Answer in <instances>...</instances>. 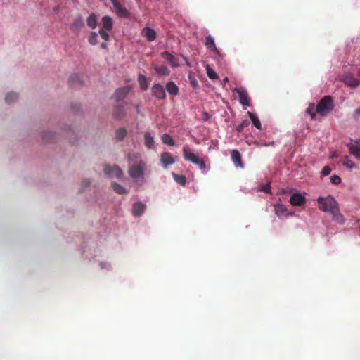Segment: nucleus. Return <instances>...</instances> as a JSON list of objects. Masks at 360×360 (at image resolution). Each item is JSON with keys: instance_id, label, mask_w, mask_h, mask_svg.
Segmentation results:
<instances>
[{"instance_id": "nucleus-36", "label": "nucleus", "mask_w": 360, "mask_h": 360, "mask_svg": "<svg viewBox=\"0 0 360 360\" xmlns=\"http://www.w3.org/2000/svg\"><path fill=\"white\" fill-rule=\"evenodd\" d=\"M314 104L311 103L309 104V107L306 110V113L309 114L311 116V119L313 120H315L316 119V115L314 112Z\"/></svg>"}, {"instance_id": "nucleus-1", "label": "nucleus", "mask_w": 360, "mask_h": 360, "mask_svg": "<svg viewBox=\"0 0 360 360\" xmlns=\"http://www.w3.org/2000/svg\"><path fill=\"white\" fill-rule=\"evenodd\" d=\"M128 160L134 162L129 168V174L132 179L143 178L146 169V163L141 159L140 155L135 153L128 155Z\"/></svg>"}, {"instance_id": "nucleus-2", "label": "nucleus", "mask_w": 360, "mask_h": 360, "mask_svg": "<svg viewBox=\"0 0 360 360\" xmlns=\"http://www.w3.org/2000/svg\"><path fill=\"white\" fill-rule=\"evenodd\" d=\"M317 202L319 204V209L329 214L334 213L337 212L338 206V202L332 195H328L326 197H319L317 199Z\"/></svg>"}, {"instance_id": "nucleus-7", "label": "nucleus", "mask_w": 360, "mask_h": 360, "mask_svg": "<svg viewBox=\"0 0 360 360\" xmlns=\"http://www.w3.org/2000/svg\"><path fill=\"white\" fill-rule=\"evenodd\" d=\"M153 96L160 100H164L166 98V93L164 87L160 84H154L150 89Z\"/></svg>"}, {"instance_id": "nucleus-26", "label": "nucleus", "mask_w": 360, "mask_h": 360, "mask_svg": "<svg viewBox=\"0 0 360 360\" xmlns=\"http://www.w3.org/2000/svg\"><path fill=\"white\" fill-rule=\"evenodd\" d=\"M144 144L147 148L150 149L154 144V139L150 136L149 132L144 133Z\"/></svg>"}, {"instance_id": "nucleus-50", "label": "nucleus", "mask_w": 360, "mask_h": 360, "mask_svg": "<svg viewBox=\"0 0 360 360\" xmlns=\"http://www.w3.org/2000/svg\"><path fill=\"white\" fill-rule=\"evenodd\" d=\"M273 143H274L271 142V143H266V144H264V146H267L273 145Z\"/></svg>"}, {"instance_id": "nucleus-45", "label": "nucleus", "mask_w": 360, "mask_h": 360, "mask_svg": "<svg viewBox=\"0 0 360 360\" xmlns=\"http://www.w3.org/2000/svg\"><path fill=\"white\" fill-rule=\"evenodd\" d=\"M91 182L88 179H85L82 183V188H86L90 185Z\"/></svg>"}, {"instance_id": "nucleus-13", "label": "nucleus", "mask_w": 360, "mask_h": 360, "mask_svg": "<svg viewBox=\"0 0 360 360\" xmlns=\"http://www.w3.org/2000/svg\"><path fill=\"white\" fill-rule=\"evenodd\" d=\"M160 161L164 165L165 168H167L168 165H172L174 162V160L168 152H163L160 155Z\"/></svg>"}, {"instance_id": "nucleus-11", "label": "nucleus", "mask_w": 360, "mask_h": 360, "mask_svg": "<svg viewBox=\"0 0 360 360\" xmlns=\"http://www.w3.org/2000/svg\"><path fill=\"white\" fill-rule=\"evenodd\" d=\"M141 35L146 38L148 41H153L157 37V33L153 28L150 27H145L141 30Z\"/></svg>"}, {"instance_id": "nucleus-21", "label": "nucleus", "mask_w": 360, "mask_h": 360, "mask_svg": "<svg viewBox=\"0 0 360 360\" xmlns=\"http://www.w3.org/2000/svg\"><path fill=\"white\" fill-rule=\"evenodd\" d=\"M113 115L117 120H122L126 115L124 106L122 105H118L114 110Z\"/></svg>"}, {"instance_id": "nucleus-42", "label": "nucleus", "mask_w": 360, "mask_h": 360, "mask_svg": "<svg viewBox=\"0 0 360 360\" xmlns=\"http://www.w3.org/2000/svg\"><path fill=\"white\" fill-rule=\"evenodd\" d=\"M331 172V168L326 165L325 167H323V169H322V174L324 175V176H327L328 174H330V173Z\"/></svg>"}, {"instance_id": "nucleus-40", "label": "nucleus", "mask_w": 360, "mask_h": 360, "mask_svg": "<svg viewBox=\"0 0 360 360\" xmlns=\"http://www.w3.org/2000/svg\"><path fill=\"white\" fill-rule=\"evenodd\" d=\"M108 30L100 29L98 30V34H100L101 37L104 39L105 41H108L110 39V35L107 32Z\"/></svg>"}, {"instance_id": "nucleus-25", "label": "nucleus", "mask_w": 360, "mask_h": 360, "mask_svg": "<svg viewBox=\"0 0 360 360\" xmlns=\"http://www.w3.org/2000/svg\"><path fill=\"white\" fill-rule=\"evenodd\" d=\"M138 82L142 91H146L148 88V79L145 75L139 74L138 76Z\"/></svg>"}, {"instance_id": "nucleus-37", "label": "nucleus", "mask_w": 360, "mask_h": 360, "mask_svg": "<svg viewBox=\"0 0 360 360\" xmlns=\"http://www.w3.org/2000/svg\"><path fill=\"white\" fill-rule=\"evenodd\" d=\"M342 165L349 169H352L355 167L354 162L352 161L348 156L344 157Z\"/></svg>"}, {"instance_id": "nucleus-38", "label": "nucleus", "mask_w": 360, "mask_h": 360, "mask_svg": "<svg viewBox=\"0 0 360 360\" xmlns=\"http://www.w3.org/2000/svg\"><path fill=\"white\" fill-rule=\"evenodd\" d=\"M97 37H98L97 32H91V34H90L89 37V39H88L89 43L91 45H96L98 43Z\"/></svg>"}, {"instance_id": "nucleus-34", "label": "nucleus", "mask_w": 360, "mask_h": 360, "mask_svg": "<svg viewBox=\"0 0 360 360\" xmlns=\"http://www.w3.org/2000/svg\"><path fill=\"white\" fill-rule=\"evenodd\" d=\"M112 187L114 191L118 194H124L127 193L126 189L122 186H121L120 184H119L117 183H113L112 184Z\"/></svg>"}, {"instance_id": "nucleus-46", "label": "nucleus", "mask_w": 360, "mask_h": 360, "mask_svg": "<svg viewBox=\"0 0 360 360\" xmlns=\"http://www.w3.org/2000/svg\"><path fill=\"white\" fill-rule=\"evenodd\" d=\"M354 117L355 118H357L359 117H360V107L359 108H357L354 112Z\"/></svg>"}, {"instance_id": "nucleus-6", "label": "nucleus", "mask_w": 360, "mask_h": 360, "mask_svg": "<svg viewBox=\"0 0 360 360\" xmlns=\"http://www.w3.org/2000/svg\"><path fill=\"white\" fill-rule=\"evenodd\" d=\"M113 6L114 11L117 16L120 18H129L130 13L128 10L120 3L119 0H110Z\"/></svg>"}, {"instance_id": "nucleus-9", "label": "nucleus", "mask_w": 360, "mask_h": 360, "mask_svg": "<svg viewBox=\"0 0 360 360\" xmlns=\"http://www.w3.org/2000/svg\"><path fill=\"white\" fill-rule=\"evenodd\" d=\"M130 91L129 86L118 88L114 94V98L116 101H122L127 97Z\"/></svg>"}, {"instance_id": "nucleus-48", "label": "nucleus", "mask_w": 360, "mask_h": 360, "mask_svg": "<svg viewBox=\"0 0 360 360\" xmlns=\"http://www.w3.org/2000/svg\"><path fill=\"white\" fill-rule=\"evenodd\" d=\"M101 48L103 49H107V44L106 43L103 42V43H101Z\"/></svg>"}, {"instance_id": "nucleus-12", "label": "nucleus", "mask_w": 360, "mask_h": 360, "mask_svg": "<svg viewBox=\"0 0 360 360\" xmlns=\"http://www.w3.org/2000/svg\"><path fill=\"white\" fill-rule=\"evenodd\" d=\"M290 202L293 206H302L305 204L306 198L300 193H294L290 198Z\"/></svg>"}, {"instance_id": "nucleus-23", "label": "nucleus", "mask_w": 360, "mask_h": 360, "mask_svg": "<svg viewBox=\"0 0 360 360\" xmlns=\"http://www.w3.org/2000/svg\"><path fill=\"white\" fill-rule=\"evenodd\" d=\"M349 153L355 156L357 159H360V143L356 142L349 147Z\"/></svg>"}, {"instance_id": "nucleus-20", "label": "nucleus", "mask_w": 360, "mask_h": 360, "mask_svg": "<svg viewBox=\"0 0 360 360\" xmlns=\"http://www.w3.org/2000/svg\"><path fill=\"white\" fill-rule=\"evenodd\" d=\"M161 56L168 61L172 66L177 67L179 65L178 60L167 51L162 52Z\"/></svg>"}, {"instance_id": "nucleus-17", "label": "nucleus", "mask_w": 360, "mask_h": 360, "mask_svg": "<svg viewBox=\"0 0 360 360\" xmlns=\"http://www.w3.org/2000/svg\"><path fill=\"white\" fill-rule=\"evenodd\" d=\"M275 213L278 217H287L290 214L288 212V210L285 205L282 204H276L274 206Z\"/></svg>"}, {"instance_id": "nucleus-43", "label": "nucleus", "mask_w": 360, "mask_h": 360, "mask_svg": "<svg viewBox=\"0 0 360 360\" xmlns=\"http://www.w3.org/2000/svg\"><path fill=\"white\" fill-rule=\"evenodd\" d=\"M270 190H271V187H270V184H266V185L263 186L261 188V189H260V191H263V192H264V193H269V192H270Z\"/></svg>"}, {"instance_id": "nucleus-31", "label": "nucleus", "mask_w": 360, "mask_h": 360, "mask_svg": "<svg viewBox=\"0 0 360 360\" xmlns=\"http://www.w3.org/2000/svg\"><path fill=\"white\" fill-rule=\"evenodd\" d=\"M18 95L16 93L11 92L8 93L5 98V101L8 104L12 103L17 101Z\"/></svg>"}, {"instance_id": "nucleus-39", "label": "nucleus", "mask_w": 360, "mask_h": 360, "mask_svg": "<svg viewBox=\"0 0 360 360\" xmlns=\"http://www.w3.org/2000/svg\"><path fill=\"white\" fill-rule=\"evenodd\" d=\"M76 82L78 83L79 86L82 85V82H81V81L79 78V76L77 75H71L70 77V79H69V82H70V85L75 86V84Z\"/></svg>"}, {"instance_id": "nucleus-18", "label": "nucleus", "mask_w": 360, "mask_h": 360, "mask_svg": "<svg viewBox=\"0 0 360 360\" xmlns=\"http://www.w3.org/2000/svg\"><path fill=\"white\" fill-rule=\"evenodd\" d=\"M113 27V21L111 17L105 15L102 18V28L110 31Z\"/></svg>"}, {"instance_id": "nucleus-32", "label": "nucleus", "mask_w": 360, "mask_h": 360, "mask_svg": "<svg viewBox=\"0 0 360 360\" xmlns=\"http://www.w3.org/2000/svg\"><path fill=\"white\" fill-rule=\"evenodd\" d=\"M127 134V131L124 128H120L115 131V138L117 141H122L125 137Z\"/></svg>"}, {"instance_id": "nucleus-14", "label": "nucleus", "mask_w": 360, "mask_h": 360, "mask_svg": "<svg viewBox=\"0 0 360 360\" xmlns=\"http://www.w3.org/2000/svg\"><path fill=\"white\" fill-rule=\"evenodd\" d=\"M146 209V205L141 202H136L133 204L132 214L135 217L142 214Z\"/></svg>"}, {"instance_id": "nucleus-35", "label": "nucleus", "mask_w": 360, "mask_h": 360, "mask_svg": "<svg viewBox=\"0 0 360 360\" xmlns=\"http://www.w3.org/2000/svg\"><path fill=\"white\" fill-rule=\"evenodd\" d=\"M206 72L210 79H214L218 78V75L209 65L206 67Z\"/></svg>"}, {"instance_id": "nucleus-16", "label": "nucleus", "mask_w": 360, "mask_h": 360, "mask_svg": "<svg viewBox=\"0 0 360 360\" xmlns=\"http://www.w3.org/2000/svg\"><path fill=\"white\" fill-rule=\"evenodd\" d=\"M205 45L207 46V48L215 53L219 54V51L216 47L214 38L211 35H208L205 38Z\"/></svg>"}, {"instance_id": "nucleus-30", "label": "nucleus", "mask_w": 360, "mask_h": 360, "mask_svg": "<svg viewBox=\"0 0 360 360\" xmlns=\"http://www.w3.org/2000/svg\"><path fill=\"white\" fill-rule=\"evenodd\" d=\"M155 72L161 75H168L169 74V70L166 65L155 66Z\"/></svg>"}, {"instance_id": "nucleus-19", "label": "nucleus", "mask_w": 360, "mask_h": 360, "mask_svg": "<svg viewBox=\"0 0 360 360\" xmlns=\"http://www.w3.org/2000/svg\"><path fill=\"white\" fill-rule=\"evenodd\" d=\"M83 26L84 22L82 18V17L78 16L74 20L72 24L70 26V29L75 32H78L80 31Z\"/></svg>"}, {"instance_id": "nucleus-10", "label": "nucleus", "mask_w": 360, "mask_h": 360, "mask_svg": "<svg viewBox=\"0 0 360 360\" xmlns=\"http://www.w3.org/2000/svg\"><path fill=\"white\" fill-rule=\"evenodd\" d=\"M342 81L347 86L351 87H357L360 84V80L351 73H347L343 76Z\"/></svg>"}, {"instance_id": "nucleus-4", "label": "nucleus", "mask_w": 360, "mask_h": 360, "mask_svg": "<svg viewBox=\"0 0 360 360\" xmlns=\"http://www.w3.org/2000/svg\"><path fill=\"white\" fill-rule=\"evenodd\" d=\"M183 155L184 158L187 160L193 162L195 165H197L200 169H204L206 167V165L205 161L200 158L198 155L193 153L192 150L189 148L188 146H184L183 148Z\"/></svg>"}, {"instance_id": "nucleus-15", "label": "nucleus", "mask_w": 360, "mask_h": 360, "mask_svg": "<svg viewBox=\"0 0 360 360\" xmlns=\"http://www.w3.org/2000/svg\"><path fill=\"white\" fill-rule=\"evenodd\" d=\"M231 159L234 164L240 168L244 167L242 162L241 155L238 150H233L231 152Z\"/></svg>"}, {"instance_id": "nucleus-49", "label": "nucleus", "mask_w": 360, "mask_h": 360, "mask_svg": "<svg viewBox=\"0 0 360 360\" xmlns=\"http://www.w3.org/2000/svg\"><path fill=\"white\" fill-rule=\"evenodd\" d=\"M229 82V78L227 77H226L223 81H222V83H223V85H224L226 82Z\"/></svg>"}, {"instance_id": "nucleus-8", "label": "nucleus", "mask_w": 360, "mask_h": 360, "mask_svg": "<svg viewBox=\"0 0 360 360\" xmlns=\"http://www.w3.org/2000/svg\"><path fill=\"white\" fill-rule=\"evenodd\" d=\"M233 91L238 94L239 101L243 105H250V98L245 89L242 88H235Z\"/></svg>"}, {"instance_id": "nucleus-24", "label": "nucleus", "mask_w": 360, "mask_h": 360, "mask_svg": "<svg viewBox=\"0 0 360 360\" xmlns=\"http://www.w3.org/2000/svg\"><path fill=\"white\" fill-rule=\"evenodd\" d=\"M86 24L89 27L92 29H94L97 27L98 18L95 13H92L89 15L86 19Z\"/></svg>"}, {"instance_id": "nucleus-47", "label": "nucleus", "mask_w": 360, "mask_h": 360, "mask_svg": "<svg viewBox=\"0 0 360 360\" xmlns=\"http://www.w3.org/2000/svg\"><path fill=\"white\" fill-rule=\"evenodd\" d=\"M210 118L209 114L207 112H203V120H207Z\"/></svg>"}, {"instance_id": "nucleus-3", "label": "nucleus", "mask_w": 360, "mask_h": 360, "mask_svg": "<svg viewBox=\"0 0 360 360\" xmlns=\"http://www.w3.org/2000/svg\"><path fill=\"white\" fill-rule=\"evenodd\" d=\"M333 109V100L330 96H325L318 103L316 111L321 116H326Z\"/></svg>"}, {"instance_id": "nucleus-5", "label": "nucleus", "mask_w": 360, "mask_h": 360, "mask_svg": "<svg viewBox=\"0 0 360 360\" xmlns=\"http://www.w3.org/2000/svg\"><path fill=\"white\" fill-rule=\"evenodd\" d=\"M103 172L110 178L121 179L123 176V172L117 165L110 166L105 164L103 166Z\"/></svg>"}, {"instance_id": "nucleus-28", "label": "nucleus", "mask_w": 360, "mask_h": 360, "mask_svg": "<svg viewBox=\"0 0 360 360\" xmlns=\"http://www.w3.org/2000/svg\"><path fill=\"white\" fill-rule=\"evenodd\" d=\"M330 214L333 215V220H335L338 224H342L345 223V219L344 216L341 213H340L339 207L338 208L337 212H335L334 213H331Z\"/></svg>"}, {"instance_id": "nucleus-22", "label": "nucleus", "mask_w": 360, "mask_h": 360, "mask_svg": "<svg viewBox=\"0 0 360 360\" xmlns=\"http://www.w3.org/2000/svg\"><path fill=\"white\" fill-rule=\"evenodd\" d=\"M167 92L173 96H176L179 94V88L172 81L168 82L165 86Z\"/></svg>"}, {"instance_id": "nucleus-44", "label": "nucleus", "mask_w": 360, "mask_h": 360, "mask_svg": "<svg viewBox=\"0 0 360 360\" xmlns=\"http://www.w3.org/2000/svg\"><path fill=\"white\" fill-rule=\"evenodd\" d=\"M247 124L245 122H243V123H241L240 124H239L237 128H236V130L238 131V132H240L243 131V128L245 126H246Z\"/></svg>"}, {"instance_id": "nucleus-41", "label": "nucleus", "mask_w": 360, "mask_h": 360, "mask_svg": "<svg viewBox=\"0 0 360 360\" xmlns=\"http://www.w3.org/2000/svg\"><path fill=\"white\" fill-rule=\"evenodd\" d=\"M330 181L335 185H338L341 183V178L338 175H333L330 177Z\"/></svg>"}, {"instance_id": "nucleus-29", "label": "nucleus", "mask_w": 360, "mask_h": 360, "mask_svg": "<svg viewBox=\"0 0 360 360\" xmlns=\"http://www.w3.org/2000/svg\"><path fill=\"white\" fill-rule=\"evenodd\" d=\"M162 141L163 143L167 144L170 146H173L175 144V142H174V139H172V137L169 134H164L162 136Z\"/></svg>"}, {"instance_id": "nucleus-33", "label": "nucleus", "mask_w": 360, "mask_h": 360, "mask_svg": "<svg viewBox=\"0 0 360 360\" xmlns=\"http://www.w3.org/2000/svg\"><path fill=\"white\" fill-rule=\"evenodd\" d=\"M174 179L180 185L184 186L186 183V179L184 175H179L172 172Z\"/></svg>"}, {"instance_id": "nucleus-27", "label": "nucleus", "mask_w": 360, "mask_h": 360, "mask_svg": "<svg viewBox=\"0 0 360 360\" xmlns=\"http://www.w3.org/2000/svg\"><path fill=\"white\" fill-rule=\"evenodd\" d=\"M248 114L249 115V117L250 118V120H252L254 126L258 129H262V124L259 120V118L257 117V116H256L254 113L251 112H248Z\"/></svg>"}]
</instances>
